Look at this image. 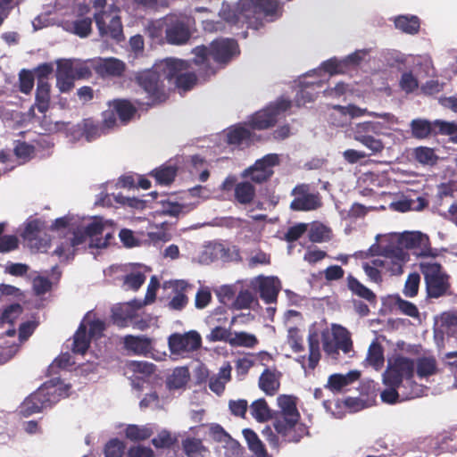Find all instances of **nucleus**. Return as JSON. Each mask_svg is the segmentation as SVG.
Masks as SVG:
<instances>
[{
	"instance_id": "f257e3e1",
	"label": "nucleus",
	"mask_w": 457,
	"mask_h": 457,
	"mask_svg": "<svg viewBox=\"0 0 457 457\" xmlns=\"http://www.w3.org/2000/svg\"><path fill=\"white\" fill-rule=\"evenodd\" d=\"M279 15L278 0H240L235 9L221 11V17L228 23L253 29L263 26V19L273 21Z\"/></svg>"
},
{
	"instance_id": "f03ea898",
	"label": "nucleus",
	"mask_w": 457,
	"mask_h": 457,
	"mask_svg": "<svg viewBox=\"0 0 457 457\" xmlns=\"http://www.w3.org/2000/svg\"><path fill=\"white\" fill-rule=\"evenodd\" d=\"M278 403L281 411L273 418V427L277 434L287 443L300 442L303 436L309 435V430L305 424L299 422L300 413L294 398L289 395H280Z\"/></svg>"
},
{
	"instance_id": "7ed1b4c3",
	"label": "nucleus",
	"mask_w": 457,
	"mask_h": 457,
	"mask_svg": "<svg viewBox=\"0 0 457 457\" xmlns=\"http://www.w3.org/2000/svg\"><path fill=\"white\" fill-rule=\"evenodd\" d=\"M195 57L193 62L196 65L204 67L206 75L214 74L215 71L209 64V57L220 64H227L237 54H239L238 45L236 40L229 38H220L213 40L210 46H198L194 48Z\"/></svg>"
},
{
	"instance_id": "20e7f679",
	"label": "nucleus",
	"mask_w": 457,
	"mask_h": 457,
	"mask_svg": "<svg viewBox=\"0 0 457 457\" xmlns=\"http://www.w3.org/2000/svg\"><path fill=\"white\" fill-rule=\"evenodd\" d=\"M415 363L413 360L402 355L389 359L387 367L383 373V383L386 386H401L405 381L411 386L410 392H402L404 399H412L419 395L420 386L413 380Z\"/></svg>"
},
{
	"instance_id": "39448f33",
	"label": "nucleus",
	"mask_w": 457,
	"mask_h": 457,
	"mask_svg": "<svg viewBox=\"0 0 457 457\" xmlns=\"http://www.w3.org/2000/svg\"><path fill=\"white\" fill-rule=\"evenodd\" d=\"M135 81L146 93L147 98L153 104L166 101L168 95L165 90L164 80L160 71L155 70V64L150 69L137 72Z\"/></svg>"
},
{
	"instance_id": "423d86ee",
	"label": "nucleus",
	"mask_w": 457,
	"mask_h": 457,
	"mask_svg": "<svg viewBox=\"0 0 457 457\" xmlns=\"http://www.w3.org/2000/svg\"><path fill=\"white\" fill-rule=\"evenodd\" d=\"M420 271L424 276L428 295L438 298L446 294L450 288L449 277L443 271L437 262H421Z\"/></svg>"
},
{
	"instance_id": "0eeeda50",
	"label": "nucleus",
	"mask_w": 457,
	"mask_h": 457,
	"mask_svg": "<svg viewBox=\"0 0 457 457\" xmlns=\"http://www.w3.org/2000/svg\"><path fill=\"white\" fill-rule=\"evenodd\" d=\"M56 401L55 388L45 384L23 401L21 412L24 417H29L52 406Z\"/></svg>"
},
{
	"instance_id": "6e6552de",
	"label": "nucleus",
	"mask_w": 457,
	"mask_h": 457,
	"mask_svg": "<svg viewBox=\"0 0 457 457\" xmlns=\"http://www.w3.org/2000/svg\"><path fill=\"white\" fill-rule=\"evenodd\" d=\"M291 107V101L285 98L278 99L267 108L255 112L249 124L253 129H267L275 125L278 116Z\"/></svg>"
},
{
	"instance_id": "1a4fd4ad",
	"label": "nucleus",
	"mask_w": 457,
	"mask_h": 457,
	"mask_svg": "<svg viewBox=\"0 0 457 457\" xmlns=\"http://www.w3.org/2000/svg\"><path fill=\"white\" fill-rule=\"evenodd\" d=\"M291 195L294 199L290 203V209L294 212H309L320 208L322 205L319 193L311 192L310 185H296Z\"/></svg>"
},
{
	"instance_id": "9d476101",
	"label": "nucleus",
	"mask_w": 457,
	"mask_h": 457,
	"mask_svg": "<svg viewBox=\"0 0 457 457\" xmlns=\"http://www.w3.org/2000/svg\"><path fill=\"white\" fill-rule=\"evenodd\" d=\"M95 21L102 37H111L117 42L124 39L120 17L112 12H99L95 14Z\"/></svg>"
},
{
	"instance_id": "9b49d317",
	"label": "nucleus",
	"mask_w": 457,
	"mask_h": 457,
	"mask_svg": "<svg viewBox=\"0 0 457 457\" xmlns=\"http://www.w3.org/2000/svg\"><path fill=\"white\" fill-rule=\"evenodd\" d=\"M168 345L171 353L183 354L198 350L202 345V337L195 330L184 334L174 333L168 338Z\"/></svg>"
},
{
	"instance_id": "f8f14e48",
	"label": "nucleus",
	"mask_w": 457,
	"mask_h": 457,
	"mask_svg": "<svg viewBox=\"0 0 457 457\" xmlns=\"http://www.w3.org/2000/svg\"><path fill=\"white\" fill-rule=\"evenodd\" d=\"M191 37L187 22L177 16H168L165 19V37L169 44L183 45Z\"/></svg>"
},
{
	"instance_id": "ddd939ff",
	"label": "nucleus",
	"mask_w": 457,
	"mask_h": 457,
	"mask_svg": "<svg viewBox=\"0 0 457 457\" xmlns=\"http://www.w3.org/2000/svg\"><path fill=\"white\" fill-rule=\"evenodd\" d=\"M154 64L155 70L160 71L163 80L169 81H175L183 71L189 69V64L187 61L176 58H166Z\"/></svg>"
},
{
	"instance_id": "4468645a",
	"label": "nucleus",
	"mask_w": 457,
	"mask_h": 457,
	"mask_svg": "<svg viewBox=\"0 0 457 457\" xmlns=\"http://www.w3.org/2000/svg\"><path fill=\"white\" fill-rule=\"evenodd\" d=\"M190 285L185 280H174L169 282V288L173 295L168 303V308L173 311H182L188 303V297L186 295Z\"/></svg>"
},
{
	"instance_id": "2eb2a0df",
	"label": "nucleus",
	"mask_w": 457,
	"mask_h": 457,
	"mask_svg": "<svg viewBox=\"0 0 457 457\" xmlns=\"http://www.w3.org/2000/svg\"><path fill=\"white\" fill-rule=\"evenodd\" d=\"M385 259L388 261L389 270L392 274L403 272V263L407 260L408 253L402 245H389L384 247Z\"/></svg>"
},
{
	"instance_id": "dca6fc26",
	"label": "nucleus",
	"mask_w": 457,
	"mask_h": 457,
	"mask_svg": "<svg viewBox=\"0 0 457 457\" xmlns=\"http://www.w3.org/2000/svg\"><path fill=\"white\" fill-rule=\"evenodd\" d=\"M123 344L126 350L136 355L146 356L152 351V340L145 336L127 335Z\"/></svg>"
},
{
	"instance_id": "f3484780",
	"label": "nucleus",
	"mask_w": 457,
	"mask_h": 457,
	"mask_svg": "<svg viewBox=\"0 0 457 457\" xmlns=\"http://www.w3.org/2000/svg\"><path fill=\"white\" fill-rule=\"evenodd\" d=\"M280 281L275 277H264L259 282L260 297L266 303H276L280 291Z\"/></svg>"
},
{
	"instance_id": "a211bd4d",
	"label": "nucleus",
	"mask_w": 457,
	"mask_h": 457,
	"mask_svg": "<svg viewBox=\"0 0 457 457\" xmlns=\"http://www.w3.org/2000/svg\"><path fill=\"white\" fill-rule=\"evenodd\" d=\"M137 306L131 303H119L112 308V321L119 328L129 326L131 319L135 317Z\"/></svg>"
},
{
	"instance_id": "6ab92c4d",
	"label": "nucleus",
	"mask_w": 457,
	"mask_h": 457,
	"mask_svg": "<svg viewBox=\"0 0 457 457\" xmlns=\"http://www.w3.org/2000/svg\"><path fill=\"white\" fill-rule=\"evenodd\" d=\"M361 377V372L358 370H351L345 375L335 373L328 377L325 387L333 393H339L346 386L357 381Z\"/></svg>"
},
{
	"instance_id": "aec40b11",
	"label": "nucleus",
	"mask_w": 457,
	"mask_h": 457,
	"mask_svg": "<svg viewBox=\"0 0 457 457\" xmlns=\"http://www.w3.org/2000/svg\"><path fill=\"white\" fill-rule=\"evenodd\" d=\"M112 108L121 123L127 124L137 113V107L128 99H114L108 103Z\"/></svg>"
},
{
	"instance_id": "412c9836",
	"label": "nucleus",
	"mask_w": 457,
	"mask_h": 457,
	"mask_svg": "<svg viewBox=\"0 0 457 457\" xmlns=\"http://www.w3.org/2000/svg\"><path fill=\"white\" fill-rule=\"evenodd\" d=\"M410 126L412 137L418 139H424L431 135H440L437 133L438 127L435 125V120L430 122L427 120L415 119L411 120Z\"/></svg>"
},
{
	"instance_id": "4be33fe9",
	"label": "nucleus",
	"mask_w": 457,
	"mask_h": 457,
	"mask_svg": "<svg viewBox=\"0 0 457 457\" xmlns=\"http://www.w3.org/2000/svg\"><path fill=\"white\" fill-rule=\"evenodd\" d=\"M252 132L243 127L235 126L228 129L227 133V143L237 146L249 145L252 142Z\"/></svg>"
},
{
	"instance_id": "5701e85b",
	"label": "nucleus",
	"mask_w": 457,
	"mask_h": 457,
	"mask_svg": "<svg viewBox=\"0 0 457 457\" xmlns=\"http://www.w3.org/2000/svg\"><path fill=\"white\" fill-rule=\"evenodd\" d=\"M346 281L347 287L353 295L366 300L370 303H375L377 302V296L374 292L365 287L352 274L347 276Z\"/></svg>"
},
{
	"instance_id": "b1692460",
	"label": "nucleus",
	"mask_w": 457,
	"mask_h": 457,
	"mask_svg": "<svg viewBox=\"0 0 457 457\" xmlns=\"http://www.w3.org/2000/svg\"><path fill=\"white\" fill-rule=\"evenodd\" d=\"M259 387L268 395H274L279 389V377L270 369H265L259 378Z\"/></svg>"
},
{
	"instance_id": "393cba45",
	"label": "nucleus",
	"mask_w": 457,
	"mask_h": 457,
	"mask_svg": "<svg viewBox=\"0 0 457 457\" xmlns=\"http://www.w3.org/2000/svg\"><path fill=\"white\" fill-rule=\"evenodd\" d=\"M321 86V81L303 85L295 95V104L297 106H303L308 103L313 102L319 95L317 88H320Z\"/></svg>"
},
{
	"instance_id": "a878e982",
	"label": "nucleus",
	"mask_w": 457,
	"mask_h": 457,
	"mask_svg": "<svg viewBox=\"0 0 457 457\" xmlns=\"http://www.w3.org/2000/svg\"><path fill=\"white\" fill-rule=\"evenodd\" d=\"M51 86L48 82L37 83L36 96H35V106L37 111L41 113H45L48 111L50 106V96Z\"/></svg>"
},
{
	"instance_id": "bb28decb",
	"label": "nucleus",
	"mask_w": 457,
	"mask_h": 457,
	"mask_svg": "<svg viewBox=\"0 0 457 457\" xmlns=\"http://www.w3.org/2000/svg\"><path fill=\"white\" fill-rule=\"evenodd\" d=\"M243 435L249 450L253 453L254 457H270L268 454L265 445L253 429L245 428Z\"/></svg>"
},
{
	"instance_id": "cd10ccee",
	"label": "nucleus",
	"mask_w": 457,
	"mask_h": 457,
	"mask_svg": "<svg viewBox=\"0 0 457 457\" xmlns=\"http://www.w3.org/2000/svg\"><path fill=\"white\" fill-rule=\"evenodd\" d=\"M379 268L389 270L388 261L377 258L371 260L370 262L362 263V269L370 280L378 284L383 280Z\"/></svg>"
},
{
	"instance_id": "c85d7f7f",
	"label": "nucleus",
	"mask_w": 457,
	"mask_h": 457,
	"mask_svg": "<svg viewBox=\"0 0 457 457\" xmlns=\"http://www.w3.org/2000/svg\"><path fill=\"white\" fill-rule=\"evenodd\" d=\"M190 373L187 367H177L166 379V386L170 390L184 387L189 380Z\"/></svg>"
},
{
	"instance_id": "c756f323",
	"label": "nucleus",
	"mask_w": 457,
	"mask_h": 457,
	"mask_svg": "<svg viewBox=\"0 0 457 457\" xmlns=\"http://www.w3.org/2000/svg\"><path fill=\"white\" fill-rule=\"evenodd\" d=\"M428 237L421 232H404L398 237V244L406 249H414L428 245Z\"/></svg>"
},
{
	"instance_id": "7c9ffc66",
	"label": "nucleus",
	"mask_w": 457,
	"mask_h": 457,
	"mask_svg": "<svg viewBox=\"0 0 457 457\" xmlns=\"http://www.w3.org/2000/svg\"><path fill=\"white\" fill-rule=\"evenodd\" d=\"M90 337L86 325L81 323L73 336L71 351L74 353L85 354L90 345Z\"/></svg>"
},
{
	"instance_id": "2f4dec72",
	"label": "nucleus",
	"mask_w": 457,
	"mask_h": 457,
	"mask_svg": "<svg viewBox=\"0 0 457 457\" xmlns=\"http://www.w3.org/2000/svg\"><path fill=\"white\" fill-rule=\"evenodd\" d=\"M250 412L258 422H266L273 418L272 411L264 398L253 401L250 405Z\"/></svg>"
},
{
	"instance_id": "473e14b6",
	"label": "nucleus",
	"mask_w": 457,
	"mask_h": 457,
	"mask_svg": "<svg viewBox=\"0 0 457 457\" xmlns=\"http://www.w3.org/2000/svg\"><path fill=\"white\" fill-rule=\"evenodd\" d=\"M235 199L241 204H249L255 196V187L248 181L236 184L234 188Z\"/></svg>"
},
{
	"instance_id": "72a5a7b5",
	"label": "nucleus",
	"mask_w": 457,
	"mask_h": 457,
	"mask_svg": "<svg viewBox=\"0 0 457 457\" xmlns=\"http://www.w3.org/2000/svg\"><path fill=\"white\" fill-rule=\"evenodd\" d=\"M178 169L173 165H162L161 167L151 171L150 175L154 177L160 185L168 186L171 184L176 176Z\"/></svg>"
},
{
	"instance_id": "f704fd0d",
	"label": "nucleus",
	"mask_w": 457,
	"mask_h": 457,
	"mask_svg": "<svg viewBox=\"0 0 457 457\" xmlns=\"http://www.w3.org/2000/svg\"><path fill=\"white\" fill-rule=\"evenodd\" d=\"M395 26L404 33L413 35L419 32L420 23L417 16L401 15L395 18Z\"/></svg>"
},
{
	"instance_id": "c9c22d12",
	"label": "nucleus",
	"mask_w": 457,
	"mask_h": 457,
	"mask_svg": "<svg viewBox=\"0 0 457 457\" xmlns=\"http://www.w3.org/2000/svg\"><path fill=\"white\" fill-rule=\"evenodd\" d=\"M79 130L87 141H92L104 133L103 129L91 119H85L78 124Z\"/></svg>"
},
{
	"instance_id": "e433bc0d",
	"label": "nucleus",
	"mask_w": 457,
	"mask_h": 457,
	"mask_svg": "<svg viewBox=\"0 0 457 457\" xmlns=\"http://www.w3.org/2000/svg\"><path fill=\"white\" fill-rule=\"evenodd\" d=\"M183 451L187 457H204L207 452L202 441L194 437H187L182 441Z\"/></svg>"
},
{
	"instance_id": "4c0bfd02",
	"label": "nucleus",
	"mask_w": 457,
	"mask_h": 457,
	"mask_svg": "<svg viewBox=\"0 0 457 457\" xmlns=\"http://www.w3.org/2000/svg\"><path fill=\"white\" fill-rule=\"evenodd\" d=\"M309 356L308 367L314 370L320 359V340L316 332L310 333L308 336Z\"/></svg>"
},
{
	"instance_id": "58836bf2",
	"label": "nucleus",
	"mask_w": 457,
	"mask_h": 457,
	"mask_svg": "<svg viewBox=\"0 0 457 457\" xmlns=\"http://www.w3.org/2000/svg\"><path fill=\"white\" fill-rule=\"evenodd\" d=\"M331 229L322 223H314L309 231V239L313 243H321L331 239Z\"/></svg>"
},
{
	"instance_id": "ea45409f",
	"label": "nucleus",
	"mask_w": 457,
	"mask_h": 457,
	"mask_svg": "<svg viewBox=\"0 0 457 457\" xmlns=\"http://www.w3.org/2000/svg\"><path fill=\"white\" fill-rule=\"evenodd\" d=\"M417 374L420 378H426L436 372V361L434 357H420L417 360Z\"/></svg>"
},
{
	"instance_id": "a19ab883",
	"label": "nucleus",
	"mask_w": 457,
	"mask_h": 457,
	"mask_svg": "<svg viewBox=\"0 0 457 457\" xmlns=\"http://www.w3.org/2000/svg\"><path fill=\"white\" fill-rule=\"evenodd\" d=\"M102 71L107 75L112 77H120L123 75L126 66L125 63L116 58H108L101 65Z\"/></svg>"
},
{
	"instance_id": "79ce46f5",
	"label": "nucleus",
	"mask_w": 457,
	"mask_h": 457,
	"mask_svg": "<svg viewBox=\"0 0 457 457\" xmlns=\"http://www.w3.org/2000/svg\"><path fill=\"white\" fill-rule=\"evenodd\" d=\"M279 163L278 155L276 154H268L262 158L258 159L253 163L255 168L260 171L269 174L270 177L273 175L272 168Z\"/></svg>"
},
{
	"instance_id": "37998d69",
	"label": "nucleus",
	"mask_w": 457,
	"mask_h": 457,
	"mask_svg": "<svg viewBox=\"0 0 457 457\" xmlns=\"http://www.w3.org/2000/svg\"><path fill=\"white\" fill-rule=\"evenodd\" d=\"M257 337L247 332H236L231 339L229 340V344L232 346H244L248 348H253L258 344Z\"/></svg>"
},
{
	"instance_id": "c03bdc74",
	"label": "nucleus",
	"mask_w": 457,
	"mask_h": 457,
	"mask_svg": "<svg viewBox=\"0 0 457 457\" xmlns=\"http://www.w3.org/2000/svg\"><path fill=\"white\" fill-rule=\"evenodd\" d=\"M367 360L376 370L383 367L385 361L384 351L379 344L373 343L370 345Z\"/></svg>"
},
{
	"instance_id": "a18cd8bd",
	"label": "nucleus",
	"mask_w": 457,
	"mask_h": 457,
	"mask_svg": "<svg viewBox=\"0 0 457 457\" xmlns=\"http://www.w3.org/2000/svg\"><path fill=\"white\" fill-rule=\"evenodd\" d=\"M334 337L337 349L342 350L345 353H348L352 351L353 341L347 329L340 327L339 329L334 333Z\"/></svg>"
},
{
	"instance_id": "49530a36",
	"label": "nucleus",
	"mask_w": 457,
	"mask_h": 457,
	"mask_svg": "<svg viewBox=\"0 0 457 457\" xmlns=\"http://www.w3.org/2000/svg\"><path fill=\"white\" fill-rule=\"evenodd\" d=\"M333 109L337 110V111H339L342 114L344 115H349L351 118H356V117H361L364 114H369V115H371V116H375V117H381V118H384L386 117L387 114L385 113V114H378V113H375V112H369L367 111V109H361L354 104H349L347 106H342V105H334L333 106Z\"/></svg>"
},
{
	"instance_id": "de8ad7c7",
	"label": "nucleus",
	"mask_w": 457,
	"mask_h": 457,
	"mask_svg": "<svg viewBox=\"0 0 457 457\" xmlns=\"http://www.w3.org/2000/svg\"><path fill=\"white\" fill-rule=\"evenodd\" d=\"M126 436L132 441H141L149 438L153 431L146 427L129 425L125 430Z\"/></svg>"
},
{
	"instance_id": "09e8293b",
	"label": "nucleus",
	"mask_w": 457,
	"mask_h": 457,
	"mask_svg": "<svg viewBox=\"0 0 457 457\" xmlns=\"http://www.w3.org/2000/svg\"><path fill=\"white\" fill-rule=\"evenodd\" d=\"M414 158L417 162L422 164H435L437 161V156L434 149L427 146H419L414 149Z\"/></svg>"
},
{
	"instance_id": "8fccbe9b",
	"label": "nucleus",
	"mask_w": 457,
	"mask_h": 457,
	"mask_svg": "<svg viewBox=\"0 0 457 457\" xmlns=\"http://www.w3.org/2000/svg\"><path fill=\"white\" fill-rule=\"evenodd\" d=\"M355 140L370 149V154L381 153L384 149L383 142L373 135H360Z\"/></svg>"
},
{
	"instance_id": "3c124183",
	"label": "nucleus",
	"mask_w": 457,
	"mask_h": 457,
	"mask_svg": "<svg viewBox=\"0 0 457 457\" xmlns=\"http://www.w3.org/2000/svg\"><path fill=\"white\" fill-rule=\"evenodd\" d=\"M435 125L438 127L437 133L444 136H450V140L457 144V123L436 120Z\"/></svg>"
},
{
	"instance_id": "603ef678",
	"label": "nucleus",
	"mask_w": 457,
	"mask_h": 457,
	"mask_svg": "<svg viewBox=\"0 0 457 457\" xmlns=\"http://www.w3.org/2000/svg\"><path fill=\"white\" fill-rule=\"evenodd\" d=\"M399 87L406 94L413 93L419 87L418 79L411 71H405L401 76Z\"/></svg>"
},
{
	"instance_id": "864d4df0",
	"label": "nucleus",
	"mask_w": 457,
	"mask_h": 457,
	"mask_svg": "<svg viewBox=\"0 0 457 457\" xmlns=\"http://www.w3.org/2000/svg\"><path fill=\"white\" fill-rule=\"evenodd\" d=\"M83 228L87 237L92 240L104 234L105 224L101 217H94L93 220L83 227Z\"/></svg>"
},
{
	"instance_id": "5fc2aeb1",
	"label": "nucleus",
	"mask_w": 457,
	"mask_h": 457,
	"mask_svg": "<svg viewBox=\"0 0 457 457\" xmlns=\"http://www.w3.org/2000/svg\"><path fill=\"white\" fill-rule=\"evenodd\" d=\"M72 27L75 35L87 37L92 31V20L88 17L78 19L72 22Z\"/></svg>"
},
{
	"instance_id": "6e6d98bb",
	"label": "nucleus",
	"mask_w": 457,
	"mask_h": 457,
	"mask_svg": "<svg viewBox=\"0 0 457 457\" xmlns=\"http://www.w3.org/2000/svg\"><path fill=\"white\" fill-rule=\"evenodd\" d=\"M380 124L373 121H364L356 124L353 130V138L357 139L360 135H373L379 131Z\"/></svg>"
},
{
	"instance_id": "4d7b16f0",
	"label": "nucleus",
	"mask_w": 457,
	"mask_h": 457,
	"mask_svg": "<svg viewBox=\"0 0 457 457\" xmlns=\"http://www.w3.org/2000/svg\"><path fill=\"white\" fill-rule=\"evenodd\" d=\"M185 205L177 202L163 201L159 212L162 215L178 218L184 212Z\"/></svg>"
},
{
	"instance_id": "13d9d810",
	"label": "nucleus",
	"mask_w": 457,
	"mask_h": 457,
	"mask_svg": "<svg viewBox=\"0 0 457 457\" xmlns=\"http://www.w3.org/2000/svg\"><path fill=\"white\" fill-rule=\"evenodd\" d=\"M420 277L417 272L409 274L404 288L403 294L408 297H414L418 295Z\"/></svg>"
},
{
	"instance_id": "bf43d9fd",
	"label": "nucleus",
	"mask_w": 457,
	"mask_h": 457,
	"mask_svg": "<svg viewBox=\"0 0 457 457\" xmlns=\"http://www.w3.org/2000/svg\"><path fill=\"white\" fill-rule=\"evenodd\" d=\"M34 87V76L30 71L21 70L19 74V89L23 94H29Z\"/></svg>"
},
{
	"instance_id": "052dcab7",
	"label": "nucleus",
	"mask_w": 457,
	"mask_h": 457,
	"mask_svg": "<svg viewBox=\"0 0 457 457\" xmlns=\"http://www.w3.org/2000/svg\"><path fill=\"white\" fill-rule=\"evenodd\" d=\"M177 439L172 437L170 433L167 430L161 431L157 436L152 439V444L155 448H170Z\"/></svg>"
},
{
	"instance_id": "680f3d73",
	"label": "nucleus",
	"mask_w": 457,
	"mask_h": 457,
	"mask_svg": "<svg viewBox=\"0 0 457 457\" xmlns=\"http://www.w3.org/2000/svg\"><path fill=\"white\" fill-rule=\"evenodd\" d=\"M395 306L402 313L410 316V317H418L419 310L417 306L406 300L402 299L400 296H396L395 300Z\"/></svg>"
},
{
	"instance_id": "e2e57ef3",
	"label": "nucleus",
	"mask_w": 457,
	"mask_h": 457,
	"mask_svg": "<svg viewBox=\"0 0 457 457\" xmlns=\"http://www.w3.org/2000/svg\"><path fill=\"white\" fill-rule=\"evenodd\" d=\"M254 301V297L249 290H241L237 295L233 305L237 310L248 309Z\"/></svg>"
},
{
	"instance_id": "0e129e2a",
	"label": "nucleus",
	"mask_w": 457,
	"mask_h": 457,
	"mask_svg": "<svg viewBox=\"0 0 457 457\" xmlns=\"http://www.w3.org/2000/svg\"><path fill=\"white\" fill-rule=\"evenodd\" d=\"M196 76L193 72L183 71L174 81L177 87L190 90L196 83Z\"/></svg>"
},
{
	"instance_id": "69168bd1",
	"label": "nucleus",
	"mask_w": 457,
	"mask_h": 457,
	"mask_svg": "<svg viewBox=\"0 0 457 457\" xmlns=\"http://www.w3.org/2000/svg\"><path fill=\"white\" fill-rule=\"evenodd\" d=\"M125 445L119 439L110 440L104 448L105 457H122L124 453Z\"/></svg>"
},
{
	"instance_id": "338daca9",
	"label": "nucleus",
	"mask_w": 457,
	"mask_h": 457,
	"mask_svg": "<svg viewBox=\"0 0 457 457\" xmlns=\"http://www.w3.org/2000/svg\"><path fill=\"white\" fill-rule=\"evenodd\" d=\"M145 281V276L142 272H131L124 277V285L129 289L138 290Z\"/></svg>"
},
{
	"instance_id": "774afa93",
	"label": "nucleus",
	"mask_w": 457,
	"mask_h": 457,
	"mask_svg": "<svg viewBox=\"0 0 457 457\" xmlns=\"http://www.w3.org/2000/svg\"><path fill=\"white\" fill-rule=\"evenodd\" d=\"M76 253V249L70 238L62 242L54 251V254L57 255L60 258H64L65 260L73 259Z\"/></svg>"
}]
</instances>
